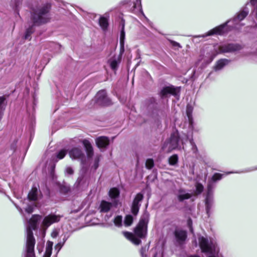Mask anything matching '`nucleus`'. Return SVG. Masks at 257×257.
<instances>
[{
	"label": "nucleus",
	"mask_w": 257,
	"mask_h": 257,
	"mask_svg": "<svg viewBox=\"0 0 257 257\" xmlns=\"http://www.w3.org/2000/svg\"><path fill=\"white\" fill-rule=\"evenodd\" d=\"M189 140L191 146H192V150L194 154H197L198 152V149L195 145L193 139V136L191 135L190 137L188 136H185V141Z\"/></svg>",
	"instance_id": "obj_28"
},
{
	"label": "nucleus",
	"mask_w": 257,
	"mask_h": 257,
	"mask_svg": "<svg viewBox=\"0 0 257 257\" xmlns=\"http://www.w3.org/2000/svg\"><path fill=\"white\" fill-rule=\"evenodd\" d=\"M179 91L178 88H175L173 86H166L162 89L160 95L162 98L167 97L170 94L176 96L178 95Z\"/></svg>",
	"instance_id": "obj_11"
},
{
	"label": "nucleus",
	"mask_w": 257,
	"mask_h": 257,
	"mask_svg": "<svg viewBox=\"0 0 257 257\" xmlns=\"http://www.w3.org/2000/svg\"><path fill=\"white\" fill-rule=\"evenodd\" d=\"M96 143L99 148H103L109 145V140L108 138L102 136L96 139Z\"/></svg>",
	"instance_id": "obj_17"
},
{
	"label": "nucleus",
	"mask_w": 257,
	"mask_h": 257,
	"mask_svg": "<svg viewBox=\"0 0 257 257\" xmlns=\"http://www.w3.org/2000/svg\"><path fill=\"white\" fill-rule=\"evenodd\" d=\"M124 24H123L120 35V43L122 47H123L124 40L125 38V32L124 30Z\"/></svg>",
	"instance_id": "obj_33"
},
{
	"label": "nucleus",
	"mask_w": 257,
	"mask_h": 257,
	"mask_svg": "<svg viewBox=\"0 0 257 257\" xmlns=\"http://www.w3.org/2000/svg\"><path fill=\"white\" fill-rule=\"evenodd\" d=\"M241 49V46L237 44H223L219 47V50L222 53L233 52L239 51Z\"/></svg>",
	"instance_id": "obj_13"
},
{
	"label": "nucleus",
	"mask_w": 257,
	"mask_h": 257,
	"mask_svg": "<svg viewBox=\"0 0 257 257\" xmlns=\"http://www.w3.org/2000/svg\"><path fill=\"white\" fill-rule=\"evenodd\" d=\"M188 225L190 226V231L192 232V228L191 227V224H192V221L191 220V219L188 220Z\"/></svg>",
	"instance_id": "obj_48"
},
{
	"label": "nucleus",
	"mask_w": 257,
	"mask_h": 257,
	"mask_svg": "<svg viewBox=\"0 0 257 257\" xmlns=\"http://www.w3.org/2000/svg\"><path fill=\"white\" fill-rule=\"evenodd\" d=\"M114 223L115 226L120 227L122 225V216L118 215L114 219Z\"/></svg>",
	"instance_id": "obj_32"
},
{
	"label": "nucleus",
	"mask_w": 257,
	"mask_h": 257,
	"mask_svg": "<svg viewBox=\"0 0 257 257\" xmlns=\"http://www.w3.org/2000/svg\"><path fill=\"white\" fill-rule=\"evenodd\" d=\"M107 17H109L108 16ZM99 24L103 30H106L108 26V18L104 16L100 17L99 20Z\"/></svg>",
	"instance_id": "obj_26"
},
{
	"label": "nucleus",
	"mask_w": 257,
	"mask_h": 257,
	"mask_svg": "<svg viewBox=\"0 0 257 257\" xmlns=\"http://www.w3.org/2000/svg\"><path fill=\"white\" fill-rule=\"evenodd\" d=\"M257 170V168H252V169H251L247 170H246V171H245L236 172V173H240L248 172H250V171H254V170Z\"/></svg>",
	"instance_id": "obj_46"
},
{
	"label": "nucleus",
	"mask_w": 257,
	"mask_h": 257,
	"mask_svg": "<svg viewBox=\"0 0 257 257\" xmlns=\"http://www.w3.org/2000/svg\"><path fill=\"white\" fill-rule=\"evenodd\" d=\"M171 44L173 47H181V46L179 43L178 42H176L174 41H170Z\"/></svg>",
	"instance_id": "obj_44"
},
{
	"label": "nucleus",
	"mask_w": 257,
	"mask_h": 257,
	"mask_svg": "<svg viewBox=\"0 0 257 257\" xmlns=\"http://www.w3.org/2000/svg\"><path fill=\"white\" fill-rule=\"evenodd\" d=\"M66 173L69 175H72L73 174V170L72 168L68 167L66 168Z\"/></svg>",
	"instance_id": "obj_42"
},
{
	"label": "nucleus",
	"mask_w": 257,
	"mask_h": 257,
	"mask_svg": "<svg viewBox=\"0 0 257 257\" xmlns=\"http://www.w3.org/2000/svg\"><path fill=\"white\" fill-rule=\"evenodd\" d=\"M5 100V98L3 97H0V120H1L3 115V103Z\"/></svg>",
	"instance_id": "obj_35"
},
{
	"label": "nucleus",
	"mask_w": 257,
	"mask_h": 257,
	"mask_svg": "<svg viewBox=\"0 0 257 257\" xmlns=\"http://www.w3.org/2000/svg\"><path fill=\"white\" fill-rule=\"evenodd\" d=\"M203 188H204L203 186L201 184H200V183L197 184V185H196V190L197 193V194L201 193L203 191Z\"/></svg>",
	"instance_id": "obj_40"
},
{
	"label": "nucleus",
	"mask_w": 257,
	"mask_h": 257,
	"mask_svg": "<svg viewBox=\"0 0 257 257\" xmlns=\"http://www.w3.org/2000/svg\"><path fill=\"white\" fill-rule=\"evenodd\" d=\"M36 206L34 204H29L25 208V211L29 214H31L33 212L34 208Z\"/></svg>",
	"instance_id": "obj_38"
},
{
	"label": "nucleus",
	"mask_w": 257,
	"mask_h": 257,
	"mask_svg": "<svg viewBox=\"0 0 257 257\" xmlns=\"http://www.w3.org/2000/svg\"><path fill=\"white\" fill-rule=\"evenodd\" d=\"M67 154V151L65 150H61L56 155L58 159H63Z\"/></svg>",
	"instance_id": "obj_36"
},
{
	"label": "nucleus",
	"mask_w": 257,
	"mask_h": 257,
	"mask_svg": "<svg viewBox=\"0 0 257 257\" xmlns=\"http://www.w3.org/2000/svg\"><path fill=\"white\" fill-rule=\"evenodd\" d=\"M113 204L116 206L117 204V201H114V202H113Z\"/></svg>",
	"instance_id": "obj_50"
},
{
	"label": "nucleus",
	"mask_w": 257,
	"mask_h": 257,
	"mask_svg": "<svg viewBox=\"0 0 257 257\" xmlns=\"http://www.w3.org/2000/svg\"><path fill=\"white\" fill-rule=\"evenodd\" d=\"M53 243L48 241L46 244V251L43 257H50L52 254Z\"/></svg>",
	"instance_id": "obj_27"
},
{
	"label": "nucleus",
	"mask_w": 257,
	"mask_h": 257,
	"mask_svg": "<svg viewBox=\"0 0 257 257\" xmlns=\"http://www.w3.org/2000/svg\"><path fill=\"white\" fill-rule=\"evenodd\" d=\"M189 257H200V256H199L198 255H191Z\"/></svg>",
	"instance_id": "obj_51"
},
{
	"label": "nucleus",
	"mask_w": 257,
	"mask_h": 257,
	"mask_svg": "<svg viewBox=\"0 0 257 257\" xmlns=\"http://www.w3.org/2000/svg\"><path fill=\"white\" fill-rule=\"evenodd\" d=\"M108 63L112 70L115 71L117 68L119 63H120V59L119 58L114 57L109 60Z\"/></svg>",
	"instance_id": "obj_25"
},
{
	"label": "nucleus",
	"mask_w": 257,
	"mask_h": 257,
	"mask_svg": "<svg viewBox=\"0 0 257 257\" xmlns=\"http://www.w3.org/2000/svg\"><path fill=\"white\" fill-rule=\"evenodd\" d=\"M198 240L202 251L207 257H220L219 248L215 240L210 237L199 236Z\"/></svg>",
	"instance_id": "obj_4"
},
{
	"label": "nucleus",
	"mask_w": 257,
	"mask_h": 257,
	"mask_svg": "<svg viewBox=\"0 0 257 257\" xmlns=\"http://www.w3.org/2000/svg\"><path fill=\"white\" fill-rule=\"evenodd\" d=\"M230 62L227 59H222L218 60L214 67L215 71H219L222 69L225 66L227 65Z\"/></svg>",
	"instance_id": "obj_21"
},
{
	"label": "nucleus",
	"mask_w": 257,
	"mask_h": 257,
	"mask_svg": "<svg viewBox=\"0 0 257 257\" xmlns=\"http://www.w3.org/2000/svg\"><path fill=\"white\" fill-rule=\"evenodd\" d=\"M184 140H185V137L180 140L178 132H175L171 134L170 139L164 143L162 147V149L166 152H170L173 150L179 148L180 141H181L182 144H183Z\"/></svg>",
	"instance_id": "obj_6"
},
{
	"label": "nucleus",
	"mask_w": 257,
	"mask_h": 257,
	"mask_svg": "<svg viewBox=\"0 0 257 257\" xmlns=\"http://www.w3.org/2000/svg\"><path fill=\"white\" fill-rule=\"evenodd\" d=\"M100 157H101L100 155H96L95 157L94 165L92 167L94 170H96V169L98 167Z\"/></svg>",
	"instance_id": "obj_34"
},
{
	"label": "nucleus",
	"mask_w": 257,
	"mask_h": 257,
	"mask_svg": "<svg viewBox=\"0 0 257 257\" xmlns=\"http://www.w3.org/2000/svg\"><path fill=\"white\" fill-rule=\"evenodd\" d=\"M55 168V166H53L52 169H53Z\"/></svg>",
	"instance_id": "obj_54"
},
{
	"label": "nucleus",
	"mask_w": 257,
	"mask_h": 257,
	"mask_svg": "<svg viewBox=\"0 0 257 257\" xmlns=\"http://www.w3.org/2000/svg\"><path fill=\"white\" fill-rule=\"evenodd\" d=\"M50 6L49 4L45 5L35 10L32 14V19L33 25L30 26L27 29L25 35V39H30L31 35L34 32V25H40L49 22L50 19L49 12Z\"/></svg>",
	"instance_id": "obj_2"
},
{
	"label": "nucleus",
	"mask_w": 257,
	"mask_h": 257,
	"mask_svg": "<svg viewBox=\"0 0 257 257\" xmlns=\"http://www.w3.org/2000/svg\"><path fill=\"white\" fill-rule=\"evenodd\" d=\"M149 221V214L145 212L141 217L140 221L134 228V234L125 231L123 235L135 245L141 243V239L145 238L147 234L148 224Z\"/></svg>",
	"instance_id": "obj_1"
},
{
	"label": "nucleus",
	"mask_w": 257,
	"mask_h": 257,
	"mask_svg": "<svg viewBox=\"0 0 257 257\" xmlns=\"http://www.w3.org/2000/svg\"><path fill=\"white\" fill-rule=\"evenodd\" d=\"M192 108L190 105H187V110H186V113L187 115L188 118L189 120V127L192 130L195 132L198 131V130H196L194 127L193 125V117L192 116Z\"/></svg>",
	"instance_id": "obj_19"
},
{
	"label": "nucleus",
	"mask_w": 257,
	"mask_h": 257,
	"mask_svg": "<svg viewBox=\"0 0 257 257\" xmlns=\"http://www.w3.org/2000/svg\"><path fill=\"white\" fill-rule=\"evenodd\" d=\"M64 244V242L60 241L55 245V249L57 250V253L60 250Z\"/></svg>",
	"instance_id": "obj_41"
},
{
	"label": "nucleus",
	"mask_w": 257,
	"mask_h": 257,
	"mask_svg": "<svg viewBox=\"0 0 257 257\" xmlns=\"http://www.w3.org/2000/svg\"><path fill=\"white\" fill-rule=\"evenodd\" d=\"M69 156L73 159H79L83 161L84 155L82 150L79 148H75L69 151Z\"/></svg>",
	"instance_id": "obj_14"
},
{
	"label": "nucleus",
	"mask_w": 257,
	"mask_h": 257,
	"mask_svg": "<svg viewBox=\"0 0 257 257\" xmlns=\"http://www.w3.org/2000/svg\"><path fill=\"white\" fill-rule=\"evenodd\" d=\"M192 194L187 193L184 190L180 189L178 191V199L179 201H183L184 200L189 199Z\"/></svg>",
	"instance_id": "obj_24"
},
{
	"label": "nucleus",
	"mask_w": 257,
	"mask_h": 257,
	"mask_svg": "<svg viewBox=\"0 0 257 257\" xmlns=\"http://www.w3.org/2000/svg\"><path fill=\"white\" fill-rule=\"evenodd\" d=\"M148 248L145 247H142L140 250V253L142 257H147V252Z\"/></svg>",
	"instance_id": "obj_39"
},
{
	"label": "nucleus",
	"mask_w": 257,
	"mask_h": 257,
	"mask_svg": "<svg viewBox=\"0 0 257 257\" xmlns=\"http://www.w3.org/2000/svg\"><path fill=\"white\" fill-rule=\"evenodd\" d=\"M61 216L54 214H49L45 216L42 221V226L44 229H46L49 226L54 223L60 221Z\"/></svg>",
	"instance_id": "obj_9"
},
{
	"label": "nucleus",
	"mask_w": 257,
	"mask_h": 257,
	"mask_svg": "<svg viewBox=\"0 0 257 257\" xmlns=\"http://www.w3.org/2000/svg\"><path fill=\"white\" fill-rule=\"evenodd\" d=\"M83 144L86 149L88 158H91L93 154V151L90 142L86 140H84L83 141Z\"/></svg>",
	"instance_id": "obj_23"
},
{
	"label": "nucleus",
	"mask_w": 257,
	"mask_h": 257,
	"mask_svg": "<svg viewBox=\"0 0 257 257\" xmlns=\"http://www.w3.org/2000/svg\"><path fill=\"white\" fill-rule=\"evenodd\" d=\"M68 238V236H67L66 234L64 235V237L63 238V241H61V242H64V244L65 243V242H66V241L67 240V239Z\"/></svg>",
	"instance_id": "obj_47"
},
{
	"label": "nucleus",
	"mask_w": 257,
	"mask_h": 257,
	"mask_svg": "<svg viewBox=\"0 0 257 257\" xmlns=\"http://www.w3.org/2000/svg\"><path fill=\"white\" fill-rule=\"evenodd\" d=\"M119 195V191L116 188H111L109 192V195L111 198L115 199Z\"/></svg>",
	"instance_id": "obj_29"
},
{
	"label": "nucleus",
	"mask_w": 257,
	"mask_h": 257,
	"mask_svg": "<svg viewBox=\"0 0 257 257\" xmlns=\"http://www.w3.org/2000/svg\"><path fill=\"white\" fill-rule=\"evenodd\" d=\"M130 1L133 3L132 7L133 12L136 14L141 13L144 16L142 8L141 0H130Z\"/></svg>",
	"instance_id": "obj_16"
},
{
	"label": "nucleus",
	"mask_w": 257,
	"mask_h": 257,
	"mask_svg": "<svg viewBox=\"0 0 257 257\" xmlns=\"http://www.w3.org/2000/svg\"><path fill=\"white\" fill-rule=\"evenodd\" d=\"M175 235L176 239L180 243L185 241L187 237L186 231L180 229H176L175 230Z\"/></svg>",
	"instance_id": "obj_20"
},
{
	"label": "nucleus",
	"mask_w": 257,
	"mask_h": 257,
	"mask_svg": "<svg viewBox=\"0 0 257 257\" xmlns=\"http://www.w3.org/2000/svg\"><path fill=\"white\" fill-rule=\"evenodd\" d=\"M96 101L99 105L108 106L111 104V100L107 97L106 91H99L95 96Z\"/></svg>",
	"instance_id": "obj_8"
},
{
	"label": "nucleus",
	"mask_w": 257,
	"mask_h": 257,
	"mask_svg": "<svg viewBox=\"0 0 257 257\" xmlns=\"http://www.w3.org/2000/svg\"><path fill=\"white\" fill-rule=\"evenodd\" d=\"M42 217L39 215H33L27 225V242L25 257H35L34 246L35 239L33 236V230L37 228L38 224Z\"/></svg>",
	"instance_id": "obj_3"
},
{
	"label": "nucleus",
	"mask_w": 257,
	"mask_h": 257,
	"mask_svg": "<svg viewBox=\"0 0 257 257\" xmlns=\"http://www.w3.org/2000/svg\"><path fill=\"white\" fill-rule=\"evenodd\" d=\"M22 0H18L17 2H16V6H17L18 5V3L21 2Z\"/></svg>",
	"instance_id": "obj_49"
},
{
	"label": "nucleus",
	"mask_w": 257,
	"mask_h": 257,
	"mask_svg": "<svg viewBox=\"0 0 257 257\" xmlns=\"http://www.w3.org/2000/svg\"><path fill=\"white\" fill-rule=\"evenodd\" d=\"M153 257H163V253L161 251L157 252Z\"/></svg>",
	"instance_id": "obj_45"
},
{
	"label": "nucleus",
	"mask_w": 257,
	"mask_h": 257,
	"mask_svg": "<svg viewBox=\"0 0 257 257\" xmlns=\"http://www.w3.org/2000/svg\"><path fill=\"white\" fill-rule=\"evenodd\" d=\"M223 174L215 173L209 181L207 185V191L205 198V208L207 214L210 216L211 210L214 205L213 190L215 187V182L222 179Z\"/></svg>",
	"instance_id": "obj_5"
},
{
	"label": "nucleus",
	"mask_w": 257,
	"mask_h": 257,
	"mask_svg": "<svg viewBox=\"0 0 257 257\" xmlns=\"http://www.w3.org/2000/svg\"><path fill=\"white\" fill-rule=\"evenodd\" d=\"M133 221V217L131 215H127L124 218V224L125 226H130Z\"/></svg>",
	"instance_id": "obj_30"
},
{
	"label": "nucleus",
	"mask_w": 257,
	"mask_h": 257,
	"mask_svg": "<svg viewBox=\"0 0 257 257\" xmlns=\"http://www.w3.org/2000/svg\"><path fill=\"white\" fill-rule=\"evenodd\" d=\"M112 203L103 200L101 202L99 209L101 213H106L108 212L112 207Z\"/></svg>",
	"instance_id": "obj_18"
},
{
	"label": "nucleus",
	"mask_w": 257,
	"mask_h": 257,
	"mask_svg": "<svg viewBox=\"0 0 257 257\" xmlns=\"http://www.w3.org/2000/svg\"><path fill=\"white\" fill-rule=\"evenodd\" d=\"M178 157L177 155H173L169 158V163L170 165H175L178 163Z\"/></svg>",
	"instance_id": "obj_31"
},
{
	"label": "nucleus",
	"mask_w": 257,
	"mask_h": 257,
	"mask_svg": "<svg viewBox=\"0 0 257 257\" xmlns=\"http://www.w3.org/2000/svg\"><path fill=\"white\" fill-rule=\"evenodd\" d=\"M89 185L88 178L85 175H81L79 177L75 182L74 186L77 188L83 189L87 187Z\"/></svg>",
	"instance_id": "obj_15"
},
{
	"label": "nucleus",
	"mask_w": 257,
	"mask_h": 257,
	"mask_svg": "<svg viewBox=\"0 0 257 257\" xmlns=\"http://www.w3.org/2000/svg\"><path fill=\"white\" fill-rule=\"evenodd\" d=\"M58 235V232L57 230H54L51 233V236L53 238H56Z\"/></svg>",
	"instance_id": "obj_43"
},
{
	"label": "nucleus",
	"mask_w": 257,
	"mask_h": 257,
	"mask_svg": "<svg viewBox=\"0 0 257 257\" xmlns=\"http://www.w3.org/2000/svg\"><path fill=\"white\" fill-rule=\"evenodd\" d=\"M39 191L36 187H33L29 192L28 198L29 200L36 201L38 198Z\"/></svg>",
	"instance_id": "obj_22"
},
{
	"label": "nucleus",
	"mask_w": 257,
	"mask_h": 257,
	"mask_svg": "<svg viewBox=\"0 0 257 257\" xmlns=\"http://www.w3.org/2000/svg\"><path fill=\"white\" fill-rule=\"evenodd\" d=\"M143 195L142 193H139L136 195L134 198L131 207L132 213L134 215H137L138 214L141 206L140 203L143 200Z\"/></svg>",
	"instance_id": "obj_12"
},
{
	"label": "nucleus",
	"mask_w": 257,
	"mask_h": 257,
	"mask_svg": "<svg viewBox=\"0 0 257 257\" xmlns=\"http://www.w3.org/2000/svg\"><path fill=\"white\" fill-rule=\"evenodd\" d=\"M234 172H227L226 173V174H231V173H233Z\"/></svg>",
	"instance_id": "obj_52"
},
{
	"label": "nucleus",
	"mask_w": 257,
	"mask_h": 257,
	"mask_svg": "<svg viewBox=\"0 0 257 257\" xmlns=\"http://www.w3.org/2000/svg\"><path fill=\"white\" fill-rule=\"evenodd\" d=\"M231 22L230 20H228L224 24L219 25V26H217L213 29L210 30L208 31L206 34L205 35H203L201 36H197V37H205L206 36H212L213 35H223L229 31H230L231 29H233L232 28V26H230L228 25V24Z\"/></svg>",
	"instance_id": "obj_7"
},
{
	"label": "nucleus",
	"mask_w": 257,
	"mask_h": 257,
	"mask_svg": "<svg viewBox=\"0 0 257 257\" xmlns=\"http://www.w3.org/2000/svg\"><path fill=\"white\" fill-rule=\"evenodd\" d=\"M108 219H109V217H107V219L105 218V220H107Z\"/></svg>",
	"instance_id": "obj_53"
},
{
	"label": "nucleus",
	"mask_w": 257,
	"mask_h": 257,
	"mask_svg": "<svg viewBox=\"0 0 257 257\" xmlns=\"http://www.w3.org/2000/svg\"><path fill=\"white\" fill-rule=\"evenodd\" d=\"M248 12L245 11H241L233 19L230 20L233 23L232 26V29L238 30L243 24L240 23V21L244 19L247 15Z\"/></svg>",
	"instance_id": "obj_10"
},
{
	"label": "nucleus",
	"mask_w": 257,
	"mask_h": 257,
	"mask_svg": "<svg viewBox=\"0 0 257 257\" xmlns=\"http://www.w3.org/2000/svg\"><path fill=\"white\" fill-rule=\"evenodd\" d=\"M154 161L153 159H149L146 161V168L151 169L154 167Z\"/></svg>",
	"instance_id": "obj_37"
}]
</instances>
